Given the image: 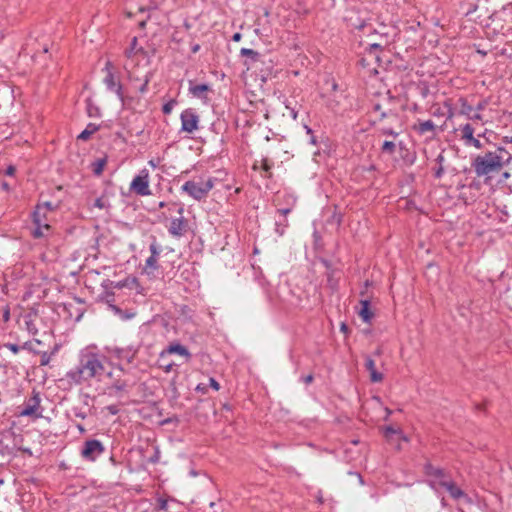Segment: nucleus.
I'll return each instance as SVG.
<instances>
[{
    "mask_svg": "<svg viewBox=\"0 0 512 512\" xmlns=\"http://www.w3.org/2000/svg\"><path fill=\"white\" fill-rule=\"evenodd\" d=\"M453 116H454V113H453L452 109L450 108V109H449V112H448V116H447V118H448V119H450V118H452Z\"/></svg>",
    "mask_w": 512,
    "mask_h": 512,
    "instance_id": "obj_58",
    "label": "nucleus"
},
{
    "mask_svg": "<svg viewBox=\"0 0 512 512\" xmlns=\"http://www.w3.org/2000/svg\"><path fill=\"white\" fill-rule=\"evenodd\" d=\"M125 55L128 59L126 63H129L130 69L134 67V61L138 59V57L144 56L145 52L142 48H137V38L134 37L130 43V47L125 50Z\"/></svg>",
    "mask_w": 512,
    "mask_h": 512,
    "instance_id": "obj_13",
    "label": "nucleus"
},
{
    "mask_svg": "<svg viewBox=\"0 0 512 512\" xmlns=\"http://www.w3.org/2000/svg\"><path fill=\"white\" fill-rule=\"evenodd\" d=\"M369 49H370V52H372V51H376V50H381V49H382V47H381V45H380V44L374 43V44H371V45H370V48H369Z\"/></svg>",
    "mask_w": 512,
    "mask_h": 512,
    "instance_id": "obj_49",
    "label": "nucleus"
},
{
    "mask_svg": "<svg viewBox=\"0 0 512 512\" xmlns=\"http://www.w3.org/2000/svg\"><path fill=\"white\" fill-rule=\"evenodd\" d=\"M272 166H273V163L267 158H263L260 161V168L265 172L266 177H271Z\"/></svg>",
    "mask_w": 512,
    "mask_h": 512,
    "instance_id": "obj_30",
    "label": "nucleus"
},
{
    "mask_svg": "<svg viewBox=\"0 0 512 512\" xmlns=\"http://www.w3.org/2000/svg\"><path fill=\"white\" fill-rule=\"evenodd\" d=\"M171 367H172V365H168V366L166 367V371H167V372H169V371L171 370Z\"/></svg>",
    "mask_w": 512,
    "mask_h": 512,
    "instance_id": "obj_64",
    "label": "nucleus"
},
{
    "mask_svg": "<svg viewBox=\"0 0 512 512\" xmlns=\"http://www.w3.org/2000/svg\"><path fill=\"white\" fill-rule=\"evenodd\" d=\"M158 206H159V208H163V207H165V206H166V203H165V202H160V203L158 204Z\"/></svg>",
    "mask_w": 512,
    "mask_h": 512,
    "instance_id": "obj_61",
    "label": "nucleus"
},
{
    "mask_svg": "<svg viewBox=\"0 0 512 512\" xmlns=\"http://www.w3.org/2000/svg\"><path fill=\"white\" fill-rule=\"evenodd\" d=\"M210 89V87L207 84H198L194 86H190L189 91L193 96L202 98L203 94L207 92Z\"/></svg>",
    "mask_w": 512,
    "mask_h": 512,
    "instance_id": "obj_26",
    "label": "nucleus"
},
{
    "mask_svg": "<svg viewBox=\"0 0 512 512\" xmlns=\"http://www.w3.org/2000/svg\"><path fill=\"white\" fill-rule=\"evenodd\" d=\"M103 71L105 72L103 83L109 91L115 92L117 97L124 103L123 86L114 72V66L111 61L106 62Z\"/></svg>",
    "mask_w": 512,
    "mask_h": 512,
    "instance_id": "obj_5",
    "label": "nucleus"
},
{
    "mask_svg": "<svg viewBox=\"0 0 512 512\" xmlns=\"http://www.w3.org/2000/svg\"><path fill=\"white\" fill-rule=\"evenodd\" d=\"M468 118H469L470 120H474V121H476V120H477V121H478V120H479V121H481V120H482V115H481L479 112H477V113H475V114H472V113H471V114L468 116Z\"/></svg>",
    "mask_w": 512,
    "mask_h": 512,
    "instance_id": "obj_45",
    "label": "nucleus"
},
{
    "mask_svg": "<svg viewBox=\"0 0 512 512\" xmlns=\"http://www.w3.org/2000/svg\"><path fill=\"white\" fill-rule=\"evenodd\" d=\"M165 352L168 354H178L180 356L186 357L187 359L191 356L188 349L179 343L170 344Z\"/></svg>",
    "mask_w": 512,
    "mask_h": 512,
    "instance_id": "obj_20",
    "label": "nucleus"
},
{
    "mask_svg": "<svg viewBox=\"0 0 512 512\" xmlns=\"http://www.w3.org/2000/svg\"><path fill=\"white\" fill-rule=\"evenodd\" d=\"M503 143H512V137L510 136H504L502 138Z\"/></svg>",
    "mask_w": 512,
    "mask_h": 512,
    "instance_id": "obj_55",
    "label": "nucleus"
},
{
    "mask_svg": "<svg viewBox=\"0 0 512 512\" xmlns=\"http://www.w3.org/2000/svg\"><path fill=\"white\" fill-rule=\"evenodd\" d=\"M15 172H16V169L12 165L8 166L5 170V174L8 176H13L15 174Z\"/></svg>",
    "mask_w": 512,
    "mask_h": 512,
    "instance_id": "obj_44",
    "label": "nucleus"
},
{
    "mask_svg": "<svg viewBox=\"0 0 512 512\" xmlns=\"http://www.w3.org/2000/svg\"><path fill=\"white\" fill-rule=\"evenodd\" d=\"M50 213H47L35 206V209L32 213V222L35 228L32 230L31 234L34 238H42L47 237L52 230L50 225L51 217Z\"/></svg>",
    "mask_w": 512,
    "mask_h": 512,
    "instance_id": "obj_3",
    "label": "nucleus"
},
{
    "mask_svg": "<svg viewBox=\"0 0 512 512\" xmlns=\"http://www.w3.org/2000/svg\"><path fill=\"white\" fill-rule=\"evenodd\" d=\"M500 173L502 175V179L500 180V182L506 181L507 179H509L511 177V174L508 171H504V172L501 171Z\"/></svg>",
    "mask_w": 512,
    "mask_h": 512,
    "instance_id": "obj_48",
    "label": "nucleus"
},
{
    "mask_svg": "<svg viewBox=\"0 0 512 512\" xmlns=\"http://www.w3.org/2000/svg\"><path fill=\"white\" fill-rule=\"evenodd\" d=\"M396 150V144L393 141H384L381 147V151L383 153H388L390 155L394 154Z\"/></svg>",
    "mask_w": 512,
    "mask_h": 512,
    "instance_id": "obj_32",
    "label": "nucleus"
},
{
    "mask_svg": "<svg viewBox=\"0 0 512 512\" xmlns=\"http://www.w3.org/2000/svg\"><path fill=\"white\" fill-rule=\"evenodd\" d=\"M361 309L358 312L359 316L362 318V320L366 323H370L374 314L370 310V301L365 299L360 301Z\"/></svg>",
    "mask_w": 512,
    "mask_h": 512,
    "instance_id": "obj_18",
    "label": "nucleus"
},
{
    "mask_svg": "<svg viewBox=\"0 0 512 512\" xmlns=\"http://www.w3.org/2000/svg\"><path fill=\"white\" fill-rule=\"evenodd\" d=\"M240 55L248 57L251 63H256L260 61L261 55L257 51L249 48H242L240 50Z\"/></svg>",
    "mask_w": 512,
    "mask_h": 512,
    "instance_id": "obj_25",
    "label": "nucleus"
},
{
    "mask_svg": "<svg viewBox=\"0 0 512 512\" xmlns=\"http://www.w3.org/2000/svg\"><path fill=\"white\" fill-rule=\"evenodd\" d=\"M457 105L459 106V114L469 116L472 111L473 107L468 103L466 98L460 97L457 100Z\"/></svg>",
    "mask_w": 512,
    "mask_h": 512,
    "instance_id": "obj_23",
    "label": "nucleus"
},
{
    "mask_svg": "<svg viewBox=\"0 0 512 512\" xmlns=\"http://www.w3.org/2000/svg\"><path fill=\"white\" fill-rule=\"evenodd\" d=\"M340 330L343 331V332H347L348 326L345 323H342L341 326H340Z\"/></svg>",
    "mask_w": 512,
    "mask_h": 512,
    "instance_id": "obj_56",
    "label": "nucleus"
},
{
    "mask_svg": "<svg viewBox=\"0 0 512 512\" xmlns=\"http://www.w3.org/2000/svg\"><path fill=\"white\" fill-rule=\"evenodd\" d=\"M4 347L12 351L14 354L18 353L20 350V347L14 343H6L4 344Z\"/></svg>",
    "mask_w": 512,
    "mask_h": 512,
    "instance_id": "obj_38",
    "label": "nucleus"
},
{
    "mask_svg": "<svg viewBox=\"0 0 512 512\" xmlns=\"http://www.w3.org/2000/svg\"><path fill=\"white\" fill-rule=\"evenodd\" d=\"M99 130V126L94 123H89L86 128L78 135L77 139L87 141L91 135Z\"/></svg>",
    "mask_w": 512,
    "mask_h": 512,
    "instance_id": "obj_22",
    "label": "nucleus"
},
{
    "mask_svg": "<svg viewBox=\"0 0 512 512\" xmlns=\"http://www.w3.org/2000/svg\"><path fill=\"white\" fill-rule=\"evenodd\" d=\"M124 69L127 71V74H128V78L130 81H143L141 86L139 87V92L140 93H145L147 91V88H148V84L151 80V76H152V73L151 72H147L143 78H140L138 76H136L134 74V72L130 69V65L129 63H125L124 64Z\"/></svg>",
    "mask_w": 512,
    "mask_h": 512,
    "instance_id": "obj_14",
    "label": "nucleus"
},
{
    "mask_svg": "<svg viewBox=\"0 0 512 512\" xmlns=\"http://www.w3.org/2000/svg\"><path fill=\"white\" fill-rule=\"evenodd\" d=\"M487 133H488V130L486 129L483 133L478 134V137H480V138H481V137H482V138H484V139H485V141H486L487 143H489L490 141H489V139L486 137V136H487Z\"/></svg>",
    "mask_w": 512,
    "mask_h": 512,
    "instance_id": "obj_52",
    "label": "nucleus"
},
{
    "mask_svg": "<svg viewBox=\"0 0 512 512\" xmlns=\"http://www.w3.org/2000/svg\"><path fill=\"white\" fill-rule=\"evenodd\" d=\"M130 191L139 196L151 195L149 188V171L147 169L141 170L140 173L133 178L130 183Z\"/></svg>",
    "mask_w": 512,
    "mask_h": 512,
    "instance_id": "obj_8",
    "label": "nucleus"
},
{
    "mask_svg": "<svg viewBox=\"0 0 512 512\" xmlns=\"http://www.w3.org/2000/svg\"><path fill=\"white\" fill-rule=\"evenodd\" d=\"M156 508L161 511H167L168 501L164 498H158L156 501Z\"/></svg>",
    "mask_w": 512,
    "mask_h": 512,
    "instance_id": "obj_36",
    "label": "nucleus"
},
{
    "mask_svg": "<svg viewBox=\"0 0 512 512\" xmlns=\"http://www.w3.org/2000/svg\"><path fill=\"white\" fill-rule=\"evenodd\" d=\"M292 208L291 207H287V208H280L278 209V213H280L281 215L283 216H286L288 215L290 212H291Z\"/></svg>",
    "mask_w": 512,
    "mask_h": 512,
    "instance_id": "obj_46",
    "label": "nucleus"
},
{
    "mask_svg": "<svg viewBox=\"0 0 512 512\" xmlns=\"http://www.w3.org/2000/svg\"><path fill=\"white\" fill-rule=\"evenodd\" d=\"M134 316H135L134 312H124L123 311L120 318L123 320H128V319L133 318Z\"/></svg>",
    "mask_w": 512,
    "mask_h": 512,
    "instance_id": "obj_41",
    "label": "nucleus"
},
{
    "mask_svg": "<svg viewBox=\"0 0 512 512\" xmlns=\"http://www.w3.org/2000/svg\"><path fill=\"white\" fill-rule=\"evenodd\" d=\"M110 307H111V309H112V310H113L117 315H119V317H121V314H122L123 310H121L120 308H118V307H117V306H115V305H111Z\"/></svg>",
    "mask_w": 512,
    "mask_h": 512,
    "instance_id": "obj_50",
    "label": "nucleus"
},
{
    "mask_svg": "<svg viewBox=\"0 0 512 512\" xmlns=\"http://www.w3.org/2000/svg\"><path fill=\"white\" fill-rule=\"evenodd\" d=\"M199 50V45H195L192 49L193 52H197Z\"/></svg>",
    "mask_w": 512,
    "mask_h": 512,
    "instance_id": "obj_60",
    "label": "nucleus"
},
{
    "mask_svg": "<svg viewBox=\"0 0 512 512\" xmlns=\"http://www.w3.org/2000/svg\"><path fill=\"white\" fill-rule=\"evenodd\" d=\"M149 250L151 252V255L146 259L145 262V272L147 274L153 273L155 270L158 269V257L160 254V251L158 249V245L156 241H153L150 246Z\"/></svg>",
    "mask_w": 512,
    "mask_h": 512,
    "instance_id": "obj_12",
    "label": "nucleus"
},
{
    "mask_svg": "<svg viewBox=\"0 0 512 512\" xmlns=\"http://www.w3.org/2000/svg\"><path fill=\"white\" fill-rule=\"evenodd\" d=\"M242 38V35L240 33H235L233 36H232V40L235 41V42H238L240 41Z\"/></svg>",
    "mask_w": 512,
    "mask_h": 512,
    "instance_id": "obj_51",
    "label": "nucleus"
},
{
    "mask_svg": "<svg viewBox=\"0 0 512 512\" xmlns=\"http://www.w3.org/2000/svg\"><path fill=\"white\" fill-rule=\"evenodd\" d=\"M174 102H168L163 105L162 111L164 114H169L173 108Z\"/></svg>",
    "mask_w": 512,
    "mask_h": 512,
    "instance_id": "obj_39",
    "label": "nucleus"
},
{
    "mask_svg": "<svg viewBox=\"0 0 512 512\" xmlns=\"http://www.w3.org/2000/svg\"><path fill=\"white\" fill-rule=\"evenodd\" d=\"M503 152L507 153L506 149L498 146L495 151H487L473 156L471 168L475 175L479 178H484V181L487 183L495 175L499 174L504 166L512 161V155L504 159L501 155Z\"/></svg>",
    "mask_w": 512,
    "mask_h": 512,
    "instance_id": "obj_2",
    "label": "nucleus"
},
{
    "mask_svg": "<svg viewBox=\"0 0 512 512\" xmlns=\"http://www.w3.org/2000/svg\"><path fill=\"white\" fill-rule=\"evenodd\" d=\"M106 357L102 354L86 350L81 354L79 365L67 372L66 378L70 384L80 385L93 378L100 379L106 373Z\"/></svg>",
    "mask_w": 512,
    "mask_h": 512,
    "instance_id": "obj_1",
    "label": "nucleus"
},
{
    "mask_svg": "<svg viewBox=\"0 0 512 512\" xmlns=\"http://www.w3.org/2000/svg\"><path fill=\"white\" fill-rule=\"evenodd\" d=\"M106 164V159H98L93 163V172L96 175H100L103 172L104 166Z\"/></svg>",
    "mask_w": 512,
    "mask_h": 512,
    "instance_id": "obj_34",
    "label": "nucleus"
},
{
    "mask_svg": "<svg viewBox=\"0 0 512 512\" xmlns=\"http://www.w3.org/2000/svg\"><path fill=\"white\" fill-rule=\"evenodd\" d=\"M76 416L81 417L82 419H84V418H85V415H84V414H82V413H79V414L77 413V414H76Z\"/></svg>",
    "mask_w": 512,
    "mask_h": 512,
    "instance_id": "obj_63",
    "label": "nucleus"
},
{
    "mask_svg": "<svg viewBox=\"0 0 512 512\" xmlns=\"http://www.w3.org/2000/svg\"><path fill=\"white\" fill-rule=\"evenodd\" d=\"M414 129L421 135L431 132H435V124L432 120H426L423 122H420L418 125L414 126Z\"/></svg>",
    "mask_w": 512,
    "mask_h": 512,
    "instance_id": "obj_21",
    "label": "nucleus"
},
{
    "mask_svg": "<svg viewBox=\"0 0 512 512\" xmlns=\"http://www.w3.org/2000/svg\"><path fill=\"white\" fill-rule=\"evenodd\" d=\"M209 385L216 391L220 389L219 383L214 378L209 379Z\"/></svg>",
    "mask_w": 512,
    "mask_h": 512,
    "instance_id": "obj_40",
    "label": "nucleus"
},
{
    "mask_svg": "<svg viewBox=\"0 0 512 512\" xmlns=\"http://www.w3.org/2000/svg\"><path fill=\"white\" fill-rule=\"evenodd\" d=\"M487 106V101L486 100H483V101H480L477 106H476V110L479 112V111H482L486 108Z\"/></svg>",
    "mask_w": 512,
    "mask_h": 512,
    "instance_id": "obj_42",
    "label": "nucleus"
},
{
    "mask_svg": "<svg viewBox=\"0 0 512 512\" xmlns=\"http://www.w3.org/2000/svg\"><path fill=\"white\" fill-rule=\"evenodd\" d=\"M4 318H5V320H8V319H9V311H8V310H7V311H5V313H4Z\"/></svg>",
    "mask_w": 512,
    "mask_h": 512,
    "instance_id": "obj_59",
    "label": "nucleus"
},
{
    "mask_svg": "<svg viewBox=\"0 0 512 512\" xmlns=\"http://www.w3.org/2000/svg\"><path fill=\"white\" fill-rule=\"evenodd\" d=\"M127 387V383L122 380H116L111 388L114 389L116 392L124 391Z\"/></svg>",
    "mask_w": 512,
    "mask_h": 512,
    "instance_id": "obj_35",
    "label": "nucleus"
},
{
    "mask_svg": "<svg viewBox=\"0 0 512 512\" xmlns=\"http://www.w3.org/2000/svg\"><path fill=\"white\" fill-rule=\"evenodd\" d=\"M213 187L214 180L212 178H208L207 180H201L199 182L187 181L182 185L181 189L190 197L199 201L204 199Z\"/></svg>",
    "mask_w": 512,
    "mask_h": 512,
    "instance_id": "obj_4",
    "label": "nucleus"
},
{
    "mask_svg": "<svg viewBox=\"0 0 512 512\" xmlns=\"http://www.w3.org/2000/svg\"><path fill=\"white\" fill-rule=\"evenodd\" d=\"M177 212H178V214H180V217L174 218L171 220L170 225L168 227V232L173 237L180 238L188 230V221L183 217V213H184L183 206H179Z\"/></svg>",
    "mask_w": 512,
    "mask_h": 512,
    "instance_id": "obj_11",
    "label": "nucleus"
},
{
    "mask_svg": "<svg viewBox=\"0 0 512 512\" xmlns=\"http://www.w3.org/2000/svg\"><path fill=\"white\" fill-rule=\"evenodd\" d=\"M424 473L429 478V485L433 489L442 488V483H448L451 480L446 470L435 467L429 462L424 465Z\"/></svg>",
    "mask_w": 512,
    "mask_h": 512,
    "instance_id": "obj_6",
    "label": "nucleus"
},
{
    "mask_svg": "<svg viewBox=\"0 0 512 512\" xmlns=\"http://www.w3.org/2000/svg\"><path fill=\"white\" fill-rule=\"evenodd\" d=\"M105 447L96 439L87 440L84 442L81 450V456L88 461H95L98 456L103 454Z\"/></svg>",
    "mask_w": 512,
    "mask_h": 512,
    "instance_id": "obj_9",
    "label": "nucleus"
},
{
    "mask_svg": "<svg viewBox=\"0 0 512 512\" xmlns=\"http://www.w3.org/2000/svg\"><path fill=\"white\" fill-rule=\"evenodd\" d=\"M196 391L201 392L202 394H206L207 393V386L205 384L200 383V384L197 385Z\"/></svg>",
    "mask_w": 512,
    "mask_h": 512,
    "instance_id": "obj_43",
    "label": "nucleus"
},
{
    "mask_svg": "<svg viewBox=\"0 0 512 512\" xmlns=\"http://www.w3.org/2000/svg\"><path fill=\"white\" fill-rule=\"evenodd\" d=\"M87 114L89 117H99L100 109L90 99L87 100Z\"/></svg>",
    "mask_w": 512,
    "mask_h": 512,
    "instance_id": "obj_29",
    "label": "nucleus"
},
{
    "mask_svg": "<svg viewBox=\"0 0 512 512\" xmlns=\"http://www.w3.org/2000/svg\"><path fill=\"white\" fill-rule=\"evenodd\" d=\"M442 488L446 489L454 500L468 498L467 494L452 479L448 483H442Z\"/></svg>",
    "mask_w": 512,
    "mask_h": 512,
    "instance_id": "obj_16",
    "label": "nucleus"
},
{
    "mask_svg": "<svg viewBox=\"0 0 512 512\" xmlns=\"http://www.w3.org/2000/svg\"><path fill=\"white\" fill-rule=\"evenodd\" d=\"M1 187H2V189H3L4 191H9V190H10V186H9V184H8L6 181H3V182L1 183Z\"/></svg>",
    "mask_w": 512,
    "mask_h": 512,
    "instance_id": "obj_53",
    "label": "nucleus"
},
{
    "mask_svg": "<svg viewBox=\"0 0 512 512\" xmlns=\"http://www.w3.org/2000/svg\"><path fill=\"white\" fill-rule=\"evenodd\" d=\"M380 132L381 134L383 135H389V136H393V137H397L398 136V132L394 131L393 129L391 128H388V127H382L380 129Z\"/></svg>",
    "mask_w": 512,
    "mask_h": 512,
    "instance_id": "obj_37",
    "label": "nucleus"
},
{
    "mask_svg": "<svg viewBox=\"0 0 512 512\" xmlns=\"http://www.w3.org/2000/svg\"><path fill=\"white\" fill-rule=\"evenodd\" d=\"M445 156L444 151L438 154L435 159L436 166L433 168L434 177L440 179L445 173Z\"/></svg>",
    "mask_w": 512,
    "mask_h": 512,
    "instance_id": "obj_17",
    "label": "nucleus"
},
{
    "mask_svg": "<svg viewBox=\"0 0 512 512\" xmlns=\"http://www.w3.org/2000/svg\"><path fill=\"white\" fill-rule=\"evenodd\" d=\"M40 393L33 389L32 395L25 401L23 409L19 412L20 416L39 418L42 416Z\"/></svg>",
    "mask_w": 512,
    "mask_h": 512,
    "instance_id": "obj_7",
    "label": "nucleus"
},
{
    "mask_svg": "<svg viewBox=\"0 0 512 512\" xmlns=\"http://www.w3.org/2000/svg\"><path fill=\"white\" fill-rule=\"evenodd\" d=\"M118 357L122 360H126L128 363H132L135 358V352L120 350Z\"/></svg>",
    "mask_w": 512,
    "mask_h": 512,
    "instance_id": "obj_33",
    "label": "nucleus"
},
{
    "mask_svg": "<svg viewBox=\"0 0 512 512\" xmlns=\"http://www.w3.org/2000/svg\"><path fill=\"white\" fill-rule=\"evenodd\" d=\"M36 206L39 207L40 209H42L43 211H45L47 213H50V214L55 212L57 210V208L59 207L58 204H53L50 201H46V202H43V203H38Z\"/></svg>",
    "mask_w": 512,
    "mask_h": 512,
    "instance_id": "obj_28",
    "label": "nucleus"
},
{
    "mask_svg": "<svg viewBox=\"0 0 512 512\" xmlns=\"http://www.w3.org/2000/svg\"><path fill=\"white\" fill-rule=\"evenodd\" d=\"M312 381H313V376L312 375H307L306 377H304V382L306 384H310Z\"/></svg>",
    "mask_w": 512,
    "mask_h": 512,
    "instance_id": "obj_54",
    "label": "nucleus"
},
{
    "mask_svg": "<svg viewBox=\"0 0 512 512\" xmlns=\"http://www.w3.org/2000/svg\"><path fill=\"white\" fill-rule=\"evenodd\" d=\"M181 130L187 133H193L198 129L199 116L192 108L184 110L181 115Z\"/></svg>",
    "mask_w": 512,
    "mask_h": 512,
    "instance_id": "obj_10",
    "label": "nucleus"
},
{
    "mask_svg": "<svg viewBox=\"0 0 512 512\" xmlns=\"http://www.w3.org/2000/svg\"><path fill=\"white\" fill-rule=\"evenodd\" d=\"M384 436L388 441H393L394 436L397 437V440L408 441V438L403 434L401 429H395L392 426H387L385 428Z\"/></svg>",
    "mask_w": 512,
    "mask_h": 512,
    "instance_id": "obj_19",
    "label": "nucleus"
},
{
    "mask_svg": "<svg viewBox=\"0 0 512 512\" xmlns=\"http://www.w3.org/2000/svg\"><path fill=\"white\" fill-rule=\"evenodd\" d=\"M109 411L112 413V414H116L117 413V409L114 407V406H110L108 407Z\"/></svg>",
    "mask_w": 512,
    "mask_h": 512,
    "instance_id": "obj_57",
    "label": "nucleus"
},
{
    "mask_svg": "<svg viewBox=\"0 0 512 512\" xmlns=\"http://www.w3.org/2000/svg\"><path fill=\"white\" fill-rule=\"evenodd\" d=\"M480 137H470V139L464 143L466 147H474L476 149H482L484 147L483 143L479 139Z\"/></svg>",
    "mask_w": 512,
    "mask_h": 512,
    "instance_id": "obj_31",
    "label": "nucleus"
},
{
    "mask_svg": "<svg viewBox=\"0 0 512 512\" xmlns=\"http://www.w3.org/2000/svg\"><path fill=\"white\" fill-rule=\"evenodd\" d=\"M94 207L108 211L111 207L108 198L101 196L94 201Z\"/></svg>",
    "mask_w": 512,
    "mask_h": 512,
    "instance_id": "obj_27",
    "label": "nucleus"
},
{
    "mask_svg": "<svg viewBox=\"0 0 512 512\" xmlns=\"http://www.w3.org/2000/svg\"><path fill=\"white\" fill-rule=\"evenodd\" d=\"M48 363H49V357L47 356V354H46V353H44V354L42 355V357H41L40 364H41L42 366H44V365H47Z\"/></svg>",
    "mask_w": 512,
    "mask_h": 512,
    "instance_id": "obj_47",
    "label": "nucleus"
},
{
    "mask_svg": "<svg viewBox=\"0 0 512 512\" xmlns=\"http://www.w3.org/2000/svg\"><path fill=\"white\" fill-rule=\"evenodd\" d=\"M459 131L461 133V140L463 141V143L467 142L470 139V137L474 136V128L469 123L461 126Z\"/></svg>",
    "mask_w": 512,
    "mask_h": 512,
    "instance_id": "obj_24",
    "label": "nucleus"
},
{
    "mask_svg": "<svg viewBox=\"0 0 512 512\" xmlns=\"http://www.w3.org/2000/svg\"><path fill=\"white\" fill-rule=\"evenodd\" d=\"M374 109H375L376 111H380L381 106H380L379 104H377V105H375Z\"/></svg>",
    "mask_w": 512,
    "mask_h": 512,
    "instance_id": "obj_62",
    "label": "nucleus"
},
{
    "mask_svg": "<svg viewBox=\"0 0 512 512\" xmlns=\"http://www.w3.org/2000/svg\"><path fill=\"white\" fill-rule=\"evenodd\" d=\"M365 368L369 372L370 381L379 383L383 380V374L376 370L375 361L370 357H365Z\"/></svg>",
    "mask_w": 512,
    "mask_h": 512,
    "instance_id": "obj_15",
    "label": "nucleus"
}]
</instances>
